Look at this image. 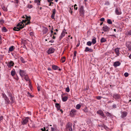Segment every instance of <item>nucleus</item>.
<instances>
[{
    "mask_svg": "<svg viewBox=\"0 0 131 131\" xmlns=\"http://www.w3.org/2000/svg\"><path fill=\"white\" fill-rule=\"evenodd\" d=\"M77 52L76 51H74V56H76V54H77Z\"/></svg>",
    "mask_w": 131,
    "mask_h": 131,
    "instance_id": "obj_54",
    "label": "nucleus"
},
{
    "mask_svg": "<svg viewBox=\"0 0 131 131\" xmlns=\"http://www.w3.org/2000/svg\"><path fill=\"white\" fill-rule=\"evenodd\" d=\"M19 73L20 75L22 77H23L24 75L26 74L25 71L21 69L19 70Z\"/></svg>",
    "mask_w": 131,
    "mask_h": 131,
    "instance_id": "obj_4",
    "label": "nucleus"
},
{
    "mask_svg": "<svg viewBox=\"0 0 131 131\" xmlns=\"http://www.w3.org/2000/svg\"><path fill=\"white\" fill-rule=\"evenodd\" d=\"M25 17H24V16H23V18H25L27 20V21H29L30 20V16H28L26 15H25Z\"/></svg>",
    "mask_w": 131,
    "mask_h": 131,
    "instance_id": "obj_20",
    "label": "nucleus"
},
{
    "mask_svg": "<svg viewBox=\"0 0 131 131\" xmlns=\"http://www.w3.org/2000/svg\"><path fill=\"white\" fill-rule=\"evenodd\" d=\"M33 6L32 5L28 4V5L27 7L29 8H31L33 7Z\"/></svg>",
    "mask_w": 131,
    "mask_h": 131,
    "instance_id": "obj_45",
    "label": "nucleus"
},
{
    "mask_svg": "<svg viewBox=\"0 0 131 131\" xmlns=\"http://www.w3.org/2000/svg\"><path fill=\"white\" fill-rule=\"evenodd\" d=\"M30 22V20H29V21H28V22H27V23H25V25H26L29 24Z\"/></svg>",
    "mask_w": 131,
    "mask_h": 131,
    "instance_id": "obj_59",
    "label": "nucleus"
},
{
    "mask_svg": "<svg viewBox=\"0 0 131 131\" xmlns=\"http://www.w3.org/2000/svg\"><path fill=\"white\" fill-rule=\"evenodd\" d=\"M81 105L79 104H78L77 105L76 107V109H79L81 107Z\"/></svg>",
    "mask_w": 131,
    "mask_h": 131,
    "instance_id": "obj_36",
    "label": "nucleus"
},
{
    "mask_svg": "<svg viewBox=\"0 0 131 131\" xmlns=\"http://www.w3.org/2000/svg\"><path fill=\"white\" fill-rule=\"evenodd\" d=\"M7 30L6 28L5 27H3L2 28V31L4 32H6L7 31Z\"/></svg>",
    "mask_w": 131,
    "mask_h": 131,
    "instance_id": "obj_32",
    "label": "nucleus"
},
{
    "mask_svg": "<svg viewBox=\"0 0 131 131\" xmlns=\"http://www.w3.org/2000/svg\"><path fill=\"white\" fill-rule=\"evenodd\" d=\"M62 32L64 33L65 34H67V32H66V30L64 29Z\"/></svg>",
    "mask_w": 131,
    "mask_h": 131,
    "instance_id": "obj_53",
    "label": "nucleus"
},
{
    "mask_svg": "<svg viewBox=\"0 0 131 131\" xmlns=\"http://www.w3.org/2000/svg\"><path fill=\"white\" fill-rule=\"evenodd\" d=\"M14 48V47L12 46L9 48V51L10 52L12 51Z\"/></svg>",
    "mask_w": 131,
    "mask_h": 131,
    "instance_id": "obj_29",
    "label": "nucleus"
},
{
    "mask_svg": "<svg viewBox=\"0 0 131 131\" xmlns=\"http://www.w3.org/2000/svg\"><path fill=\"white\" fill-rule=\"evenodd\" d=\"M48 29L47 28L45 27L43 31V34H46L48 31Z\"/></svg>",
    "mask_w": 131,
    "mask_h": 131,
    "instance_id": "obj_26",
    "label": "nucleus"
},
{
    "mask_svg": "<svg viewBox=\"0 0 131 131\" xmlns=\"http://www.w3.org/2000/svg\"><path fill=\"white\" fill-rule=\"evenodd\" d=\"M65 34L64 33L62 32L61 35L63 37H64L65 35Z\"/></svg>",
    "mask_w": 131,
    "mask_h": 131,
    "instance_id": "obj_57",
    "label": "nucleus"
},
{
    "mask_svg": "<svg viewBox=\"0 0 131 131\" xmlns=\"http://www.w3.org/2000/svg\"><path fill=\"white\" fill-rule=\"evenodd\" d=\"M106 116H108L109 117H111L112 116V115L111 114V113H110L108 112H107L106 113Z\"/></svg>",
    "mask_w": 131,
    "mask_h": 131,
    "instance_id": "obj_34",
    "label": "nucleus"
},
{
    "mask_svg": "<svg viewBox=\"0 0 131 131\" xmlns=\"http://www.w3.org/2000/svg\"><path fill=\"white\" fill-rule=\"evenodd\" d=\"M113 97L116 100H118L120 98V95L118 94L115 93L113 94Z\"/></svg>",
    "mask_w": 131,
    "mask_h": 131,
    "instance_id": "obj_6",
    "label": "nucleus"
},
{
    "mask_svg": "<svg viewBox=\"0 0 131 131\" xmlns=\"http://www.w3.org/2000/svg\"><path fill=\"white\" fill-rule=\"evenodd\" d=\"M24 79H25L26 81H29V77L27 75H24Z\"/></svg>",
    "mask_w": 131,
    "mask_h": 131,
    "instance_id": "obj_31",
    "label": "nucleus"
},
{
    "mask_svg": "<svg viewBox=\"0 0 131 131\" xmlns=\"http://www.w3.org/2000/svg\"><path fill=\"white\" fill-rule=\"evenodd\" d=\"M14 78L17 80H18L19 79V78L17 75L16 77Z\"/></svg>",
    "mask_w": 131,
    "mask_h": 131,
    "instance_id": "obj_62",
    "label": "nucleus"
},
{
    "mask_svg": "<svg viewBox=\"0 0 131 131\" xmlns=\"http://www.w3.org/2000/svg\"><path fill=\"white\" fill-rule=\"evenodd\" d=\"M120 49V48H116L114 50V51L117 55V56H119V54H120V52L119 51V49Z\"/></svg>",
    "mask_w": 131,
    "mask_h": 131,
    "instance_id": "obj_14",
    "label": "nucleus"
},
{
    "mask_svg": "<svg viewBox=\"0 0 131 131\" xmlns=\"http://www.w3.org/2000/svg\"><path fill=\"white\" fill-rule=\"evenodd\" d=\"M52 68L53 70H58L59 71H60L61 70V69H60L59 67L57 66L53 65L52 66Z\"/></svg>",
    "mask_w": 131,
    "mask_h": 131,
    "instance_id": "obj_10",
    "label": "nucleus"
},
{
    "mask_svg": "<svg viewBox=\"0 0 131 131\" xmlns=\"http://www.w3.org/2000/svg\"><path fill=\"white\" fill-rule=\"evenodd\" d=\"M77 6V5L76 4H75L74 6V8L75 9V10H77L78 9V7H75V6Z\"/></svg>",
    "mask_w": 131,
    "mask_h": 131,
    "instance_id": "obj_55",
    "label": "nucleus"
},
{
    "mask_svg": "<svg viewBox=\"0 0 131 131\" xmlns=\"http://www.w3.org/2000/svg\"><path fill=\"white\" fill-rule=\"evenodd\" d=\"M115 13L116 14L118 15H120L121 14V12H119L117 8H116L115 11Z\"/></svg>",
    "mask_w": 131,
    "mask_h": 131,
    "instance_id": "obj_24",
    "label": "nucleus"
},
{
    "mask_svg": "<svg viewBox=\"0 0 131 131\" xmlns=\"http://www.w3.org/2000/svg\"><path fill=\"white\" fill-rule=\"evenodd\" d=\"M24 22L25 21H24V20H23L21 22L18 23L16 27H15L14 28L13 30L15 31H19L21 29H22L24 27V24L23 23H24Z\"/></svg>",
    "mask_w": 131,
    "mask_h": 131,
    "instance_id": "obj_1",
    "label": "nucleus"
},
{
    "mask_svg": "<svg viewBox=\"0 0 131 131\" xmlns=\"http://www.w3.org/2000/svg\"><path fill=\"white\" fill-rule=\"evenodd\" d=\"M126 46L128 48L129 50H131V42L129 41L126 42Z\"/></svg>",
    "mask_w": 131,
    "mask_h": 131,
    "instance_id": "obj_9",
    "label": "nucleus"
},
{
    "mask_svg": "<svg viewBox=\"0 0 131 131\" xmlns=\"http://www.w3.org/2000/svg\"><path fill=\"white\" fill-rule=\"evenodd\" d=\"M125 34L127 36H131V30L127 31L126 32Z\"/></svg>",
    "mask_w": 131,
    "mask_h": 131,
    "instance_id": "obj_21",
    "label": "nucleus"
},
{
    "mask_svg": "<svg viewBox=\"0 0 131 131\" xmlns=\"http://www.w3.org/2000/svg\"><path fill=\"white\" fill-rule=\"evenodd\" d=\"M66 91L67 92H69L70 91V89L69 87H67L66 89Z\"/></svg>",
    "mask_w": 131,
    "mask_h": 131,
    "instance_id": "obj_44",
    "label": "nucleus"
},
{
    "mask_svg": "<svg viewBox=\"0 0 131 131\" xmlns=\"http://www.w3.org/2000/svg\"><path fill=\"white\" fill-rule=\"evenodd\" d=\"M53 128L52 127H51V129L52 131H55V130L56 128V125H54L53 126Z\"/></svg>",
    "mask_w": 131,
    "mask_h": 131,
    "instance_id": "obj_37",
    "label": "nucleus"
},
{
    "mask_svg": "<svg viewBox=\"0 0 131 131\" xmlns=\"http://www.w3.org/2000/svg\"><path fill=\"white\" fill-rule=\"evenodd\" d=\"M55 49L52 48L51 47L48 50V54L53 53Z\"/></svg>",
    "mask_w": 131,
    "mask_h": 131,
    "instance_id": "obj_8",
    "label": "nucleus"
},
{
    "mask_svg": "<svg viewBox=\"0 0 131 131\" xmlns=\"http://www.w3.org/2000/svg\"><path fill=\"white\" fill-rule=\"evenodd\" d=\"M27 96H28L30 97H34V96L33 95H31L30 93L29 92H28L27 93Z\"/></svg>",
    "mask_w": 131,
    "mask_h": 131,
    "instance_id": "obj_39",
    "label": "nucleus"
},
{
    "mask_svg": "<svg viewBox=\"0 0 131 131\" xmlns=\"http://www.w3.org/2000/svg\"><path fill=\"white\" fill-rule=\"evenodd\" d=\"M8 94L9 97H10L13 96V95L10 92H8Z\"/></svg>",
    "mask_w": 131,
    "mask_h": 131,
    "instance_id": "obj_42",
    "label": "nucleus"
},
{
    "mask_svg": "<svg viewBox=\"0 0 131 131\" xmlns=\"http://www.w3.org/2000/svg\"><path fill=\"white\" fill-rule=\"evenodd\" d=\"M83 110L84 111L85 113H86L88 111V109L86 107H85V108L84 109H83Z\"/></svg>",
    "mask_w": 131,
    "mask_h": 131,
    "instance_id": "obj_40",
    "label": "nucleus"
},
{
    "mask_svg": "<svg viewBox=\"0 0 131 131\" xmlns=\"http://www.w3.org/2000/svg\"><path fill=\"white\" fill-rule=\"evenodd\" d=\"M30 36H34V32H31L30 33Z\"/></svg>",
    "mask_w": 131,
    "mask_h": 131,
    "instance_id": "obj_51",
    "label": "nucleus"
},
{
    "mask_svg": "<svg viewBox=\"0 0 131 131\" xmlns=\"http://www.w3.org/2000/svg\"><path fill=\"white\" fill-rule=\"evenodd\" d=\"M10 99L11 101V102H10V104H12L13 103L15 102V100L14 98V96L10 97Z\"/></svg>",
    "mask_w": 131,
    "mask_h": 131,
    "instance_id": "obj_19",
    "label": "nucleus"
},
{
    "mask_svg": "<svg viewBox=\"0 0 131 131\" xmlns=\"http://www.w3.org/2000/svg\"><path fill=\"white\" fill-rule=\"evenodd\" d=\"M19 59L23 63H24L25 62L24 59L22 57L20 56L19 57Z\"/></svg>",
    "mask_w": 131,
    "mask_h": 131,
    "instance_id": "obj_30",
    "label": "nucleus"
},
{
    "mask_svg": "<svg viewBox=\"0 0 131 131\" xmlns=\"http://www.w3.org/2000/svg\"><path fill=\"white\" fill-rule=\"evenodd\" d=\"M124 75L125 77H127L129 75V74L127 72H125L124 74Z\"/></svg>",
    "mask_w": 131,
    "mask_h": 131,
    "instance_id": "obj_46",
    "label": "nucleus"
},
{
    "mask_svg": "<svg viewBox=\"0 0 131 131\" xmlns=\"http://www.w3.org/2000/svg\"><path fill=\"white\" fill-rule=\"evenodd\" d=\"M63 37L62 36H61V35H60V36L59 37V41H60L61 40V39Z\"/></svg>",
    "mask_w": 131,
    "mask_h": 131,
    "instance_id": "obj_56",
    "label": "nucleus"
},
{
    "mask_svg": "<svg viewBox=\"0 0 131 131\" xmlns=\"http://www.w3.org/2000/svg\"><path fill=\"white\" fill-rule=\"evenodd\" d=\"M76 110L74 109L71 110L70 113L71 116H73L75 115Z\"/></svg>",
    "mask_w": 131,
    "mask_h": 131,
    "instance_id": "obj_15",
    "label": "nucleus"
},
{
    "mask_svg": "<svg viewBox=\"0 0 131 131\" xmlns=\"http://www.w3.org/2000/svg\"><path fill=\"white\" fill-rule=\"evenodd\" d=\"M62 101L63 102H66L67 100L68 99V97L67 96H65L64 97H63L62 96Z\"/></svg>",
    "mask_w": 131,
    "mask_h": 131,
    "instance_id": "obj_22",
    "label": "nucleus"
},
{
    "mask_svg": "<svg viewBox=\"0 0 131 131\" xmlns=\"http://www.w3.org/2000/svg\"><path fill=\"white\" fill-rule=\"evenodd\" d=\"M52 14H56V10L55 9H54L52 10Z\"/></svg>",
    "mask_w": 131,
    "mask_h": 131,
    "instance_id": "obj_48",
    "label": "nucleus"
},
{
    "mask_svg": "<svg viewBox=\"0 0 131 131\" xmlns=\"http://www.w3.org/2000/svg\"><path fill=\"white\" fill-rule=\"evenodd\" d=\"M104 5H110V3L108 1H106L104 4Z\"/></svg>",
    "mask_w": 131,
    "mask_h": 131,
    "instance_id": "obj_41",
    "label": "nucleus"
},
{
    "mask_svg": "<svg viewBox=\"0 0 131 131\" xmlns=\"http://www.w3.org/2000/svg\"><path fill=\"white\" fill-rule=\"evenodd\" d=\"M97 113L101 116H104V114L103 112L101 110H99L97 112Z\"/></svg>",
    "mask_w": 131,
    "mask_h": 131,
    "instance_id": "obj_18",
    "label": "nucleus"
},
{
    "mask_svg": "<svg viewBox=\"0 0 131 131\" xmlns=\"http://www.w3.org/2000/svg\"><path fill=\"white\" fill-rule=\"evenodd\" d=\"M28 117H26L25 118H23L21 121L22 124L23 125H25L28 122Z\"/></svg>",
    "mask_w": 131,
    "mask_h": 131,
    "instance_id": "obj_5",
    "label": "nucleus"
},
{
    "mask_svg": "<svg viewBox=\"0 0 131 131\" xmlns=\"http://www.w3.org/2000/svg\"><path fill=\"white\" fill-rule=\"evenodd\" d=\"M55 106L57 108L58 110H60L61 106L59 104L56 103L55 104Z\"/></svg>",
    "mask_w": 131,
    "mask_h": 131,
    "instance_id": "obj_23",
    "label": "nucleus"
},
{
    "mask_svg": "<svg viewBox=\"0 0 131 131\" xmlns=\"http://www.w3.org/2000/svg\"><path fill=\"white\" fill-rule=\"evenodd\" d=\"M107 23L110 24H112V22L110 19H108L107 20Z\"/></svg>",
    "mask_w": 131,
    "mask_h": 131,
    "instance_id": "obj_35",
    "label": "nucleus"
},
{
    "mask_svg": "<svg viewBox=\"0 0 131 131\" xmlns=\"http://www.w3.org/2000/svg\"><path fill=\"white\" fill-rule=\"evenodd\" d=\"M49 6H52L51 5V4H54V3L52 2H49Z\"/></svg>",
    "mask_w": 131,
    "mask_h": 131,
    "instance_id": "obj_63",
    "label": "nucleus"
},
{
    "mask_svg": "<svg viewBox=\"0 0 131 131\" xmlns=\"http://www.w3.org/2000/svg\"><path fill=\"white\" fill-rule=\"evenodd\" d=\"M55 15V14H52V15L51 16V17L52 19H55L54 18Z\"/></svg>",
    "mask_w": 131,
    "mask_h": 131,
    "instance_id": "obj_47",
    "label": "nucleus"
},
{
    "mask_svg": "<svg viewBox=\"0 0 131 131\" xmlns=\"http://www.w3.org/2000/svg\"><path fill=\"white\" fill-rule=\"evenodd\" d=\"M32 127H33V128H36V127L35 126V124H34V123H32Z\"/></svg>",
    "mask_w": 131,
    "mask_h": 131,
    "instance_id": "obj_58",
    "label": "nucleus"
},
{
    "mask_svg": "<svg viewBox=\"0 0 131 131\" xmlns=\"http://www.w3.org/2000/svg\"><path fill=\"white\" fill-rule=\"evenodd\" d=\"M96 38L94 37V38L92 40V41L91 42L93 44H95L96 42Z\"/></svg>",
    "mask_w": 131,
    "mask_h": 131,
    "instance_id": "obj_27",
    "label": "nucleus"
},
{
    "mask_svg": "<svg viewBox=\"0 0 131 131\" xmlns=\"http://www.w3.org/2000/svg\"><path fill=\"white\" fill-rule=\"evenodd\" d=\"M2 8L3 10L5 11H7V8L5 6H2Z\"/></svg>",
    "mask_w": 131,
    "mask_h": 131,
    "instance_id": "obj_33",
    "label": "nucleus"
},
{
    "mask_svg": "<svg viewBox=\"0 0 131 131\" xmlns=\"http://www.w3.org/2000/svg\"><path fill=\"white\" fill-rule=\"evenodd\" d=\"M4 23V20L3 19H1L0 20V23L1 24H2Z\"/></svg>",
    "mask_w": 131,
    "mask_h": 131,
    "instance_id": "obj_50",
    "label": "nucleus"
},
{
    "mask_svg": "<svg viewBox=\"0 0 131 131\" xmlns=\"http://www.w3.org/2000/svg\"><path fill=\"white\" fill-rule=\"evenodd\" d=\"M2 96L5 101V103L7 104H10V101L6 95L4 93H3L2 94Z\"/></svg>",
    "mask_w": 131,
    "mask_h": 131,
    "instance_id": "obj_2",
    "label": "nucleus"
},
{
    "mask_svg": "<svg viewBox=\"0 0 131 131\" xmlns=\"http://www.w3.org/2000/svg\"><path fill=\"white\" fill-rule=\"evenodd\" d=\"M100 20L102 21H105V19L104 18H102L100 19Z\"/></svg>",
    "mask_w": 131,
    "mask_h": 131,
    "instance_id": "obj_52",
    "label": "nucleus"
},
{
    "mask_svg": "<svg viewBox=\"0 0 131 131\" xmlns=\"http://www.w3.org/2000/svg\"><path fill=\"white\" fill-rule=\"evenodd\" d=\"M79 11L81 15H84V11L83 6H81L79 9Z\"/></svg>",
    "mask_w": 131,
    "mask_h": 131,
    "instance_id": "obj_12",
    "label": "nucleus"
},
{
    "mask_svg": "<svg viewBox=\"0 0 131 131\" xmlns=\"http://www.w3.org/2000/svg\"><path fill=\"white\" fill-rule=\"evenodd\" d=\"M72 124L71 123H68L67 124L66 128L70 131H72Z\"/></svg>",
    "mask_w": 131,
    "mask_h": 131,
    "instance_id": "obj_3",
    "label": "nucleus"
},
{
    "mask_svg": "<svg viewBox=\"0 0 131 131\" xmlns=\"http://www.w3.org/2000/svg\"><path fill=\"white\" fill-rule=\"evenodd\" d=\"M116 107V104H114L112 106V107L113 108H115Z\"/></svg>",
    "mask_w": 131,
    "mask_h": 131,
    "instance_id": "obj_64",
    "label": "nucleus"
},
{
    "mask_svg": "<svg viewBox=\"0 0 131 131\" xmlns=\"http://www.w3.org/2000/svg\"><path fill=\"white\" fill-rule=\"evenodd\" d=\"M61 62L62 63H64L65 61V59H63L61 60Z\"/></svg>",
    "mask_w": 131,
    "mask_h": 131,
    "instance_id": "obj_60",
    "label": "nucleus"
},
{
    "mask_svg": "<svg viewBox=\"0 0 131 131\" xmlns=\"http://www.w3.org/2000/svg\"><path fill=\"white\" fill-rule=\"evenodd\" d=\"M110 29L106 25L104 26L102 28V30L104 32L108 31Z\"/></svg>",
    "mask_w": 131,
    "mask_h": 131,
    "instance_id": "obj_11",
    "label": "nucleus"
},
{
    "mask_svg": "<svg viewBox=\"0 0 131 131\" xmlns=\"http://www.w3.org/2000/svg\"><path fill=\"white\" fill-rule=\"evenodd\" d=\"M40 1V0H35L34 2L35 3H37Z\"/></svg>",
    "mask_w": 131,
    "mask_h": 131,
    "instance_id": "obj_61",
    "label": "nucleus"
},
{
    "mask_svg": "<svg viewBox=\"0 0 131 131\" xmlns=\"http://www.w3.org/2000/svg\"><path fill=\"white\" fill-rule=\"evenodd\" d=\"M15 73V70L13 69L11 72V74L12 76H14Z\"/></svg>",
    "mask_w": 131,
    "mask_h": 131,
    "instance_id": "obj_25",
    "label": "nucleus"
},
{
    "mask_svg": "<svg viewBox=\"0 0 131 131\" xmlns=\"http://www.w3.org/2000/svg\"><path fill=\"white\" fill-rule=\"evenodd\" d=\"M84 51L85 52H93V50L92 49L90 48L87 47L85 48Z\"/></svg>",
    "mask_w": 131,
    "mask_h": 131,
    "instance_id": "obj_13",
    "label": "nucleus"
},
{
    "mask_svg": "<svg viewBox=\"0 0 131 131\" xmlns=\"http://www.w3.org/2000/svg\"><path fill=\"white\" fill-rule=\"evenodd\" d=\"M121 64V63L118 61H117L114 62L113 66L115 67L120 66Z\"/></svg>",
    "mask_w": 131,
    "mask_h": 131,
    "instance_id": "obj_17",
    "label": "nucleus"
},
{
    "mask_svg": "<svg viewBox=\"0 0 131 131\" xmlns=\"http://www.w3.org/2000/svg\"><path fill=\"white\" fill-rule=\"evenodd\" d=\"M14 65V63L12 61H10L7 63V66L9 68H10L12 67Z\"/></svg>",
    "mask_w": 131,
    "mask_h": 131,
    "instance_id": "obj_7",
    "label": "nucleus"
},
{
    "mask_svg": "<svg viewBox=\"0 0 131 131\" xmlns=\"http://www.w3.org/2000/svg\"><path fill=\"white\" fill-rule=\"evenodd\" d=\"M106 40L104 37L102 38L100 40V42L101 43L105 42L106 41Z\"/></svg>",
    "mask_w": 131,
    "mask_h": 131,
    "instance_id": "obj_28",
    "label": "nucleus"
},
{
    "mask_svg": "<svg viewBox=\"0 0 131 131\" xmlns=\"http://www.w3.org/2000/svg\"><path fill=\"white\" fill-rule=\"evenodd\" d=\"M102 97L100 96H98L96 97V99L99 100H100L101 98Z\"/></svg>",
    "mask_w": 131,
    "mask_h": 131,
    "instance_id": "obj_49",
    "label": "nucleus"
},
{
    "mask_svg": "<svg viewBox=\"0 0 131 131\" xmlns=\"http://www.w3.org/2000/svg\"><path fill=\"white\" fill-rule=\"evenodd\" d=\"M92 44L91 42L90 41H89L87 42V45L89 46H91Z\"/></svg>",
    "mask_w": 131,
    "mask_h": 131,
    "instance_id": "obj_38",
    "label": "nucleus"
},
{
    "mask_svg": "<svg viewBox=\"0 0 131 131\" xmlns=\"http://www.w3.org/2000/svg\"><path fill=\"white\" fill-rule=\"evenodd\" d=\"M103 126H104V128L106 130H107L108 128V127L105 125L104 124H103Z\"/></svg>",
    "mask_w": 131,
    "mask_h": 131,
    "instance_id": "obj_43",
    "label": "nucleus"
},
{
    "mask_svg": "<svg viewBox=\"0 0 131 131\" xmlns=\"http://www.w3.org/2000/svg\"><path fill=\"white\" fill-rule=\"evenodd\" d=\"M127 112L125 111L123 112L121 116V117L122 118H124L127 115Z\"/></svg>",
    "mask_w": 131,
    "mask_h": 131,
    "instance_id": "obj_16",
    "label": "nucleus"
}]
</instances>
